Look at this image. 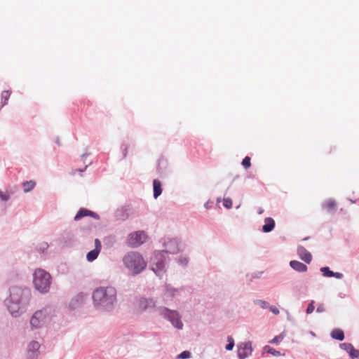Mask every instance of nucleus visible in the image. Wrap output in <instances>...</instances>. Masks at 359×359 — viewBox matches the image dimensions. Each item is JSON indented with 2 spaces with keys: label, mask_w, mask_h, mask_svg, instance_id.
<instances>
[{
  "label": "nucleus",
  "mask_w": 359,
  "mask_h": 359,
  "mask_svg": "<svg viewBox=\"0 0 359 359\" xmlns=\"http://www.w3.org/2000/svg\"><path fill=\"white\" fill-rule=\"evenodd\" d=\"M93 299L96 306L109 309L116 300V290L113 287L97 288L93 292Z\"/></svg>",
  "instance_id": "obj_1"
},
{
  "label": "nucleus",
  "mask_w": 359,
  "mask_h": 359,
  "mask_svg": "<svg viewBox=\"0 0 359 359\" xmlns=\"http://www.w3.org/2000/svg\"><path fill=\"white\" fill-rule=\"evenodd\" d=\"M39 348L40 344L38 341H33L30 342L27 347L29 358H35L37 355L36 352L38 351Z\"/></svg>",
  "instance_id": "obj_13"
},
{
  "label": "nucleus",
  "mask_w": 359,
  "mask_h": 359,
  "mask_svg": "<svg viewBox=\"0 0 359 359\" xmlns=\"http://www.w3.org/2000/svg\"><path fill=\"white\" fill-rule=\"evenodd\" d=\"M86 216H90L94 218H98V216L96 213H95L92 211H90L87 209L81 208L79 210V211L77 212V214L74 217V219L79 220L80 219H81L82 217H86Z\"/></svg>",
  "instance_id": "obj_14"
},
{
  "label": "nucleus",
  "mask_w": 359,
  "mask_h": 359,
  "mask_svg": "<svg viewBox=\"0 0 359 359\" xmlns=\"http://www.w3.org/2000/svg\"><path fill=\"white\" fill-rule=\"evenodd\" d=\"M11 95V92L8 90H4L1 93V100H2V106L7 104V101L8 100Z\"/></svg>",
  "instance_id": "obj_24"
},
{
  "label": "nucleus",
  "mask_w": 359,
  "mask_h": 359,
  "mask_svg": "<svg viewBox=\"0 0 359 359\" xmlns=\"http://www.w3.org/2000/svg\"><path fill=\"white\" fill-rule=\"evenodd\" d=\"M323 208L328 212H333L336 209V203L334 200L329 199L323 203Z\"/></svg>",
  "instance_id": "obj_18"
},
{
  "label": "nucleus",
  "mask_w": 359,
  "mask_h": 359,
  "mask_svg": "<svg viewBox=\"0 0 359 359\" xmlns=\"http://www.w3.org/2000/svg\"><path fill=\"white\" fill-rule=\"evenodd\" d=\"M22 185L24 188V191L27 193L32 191L34 188L36 183L34 181L30 180L23 182Z\"/></svg>",
  "instance_id": "obj_21"
},
{
  "label": "nucleus",
  "mask_w": 359,
  "mask_h": 359,
  "mask_svg": "<svg viewBox=\"0 0 359 359\" xmlns=\"http://www.w3.org/2000/svg\"><path fill=\"white\" fill-rule=\"evenodd\" d=\"M27 293L24 290L19 287H13L11 290L10 297L7 301L20 303L23 296Z\"/></svg>",
  "instance_id": "obj_10"
},
{
  "label": "nucleus",
  "mask_w": 359,
  "mask_h": 359,
  "mask_svg": "<svg viewBox=\"0 0 359 359\" xmlns=\"http://www.w3.org/2000/svg\"><path fill=\"white\" fill-rule=\"evenodd\" d=\"M314 301H311V303L308 305V307L306 309V313L310 314L314 311Z\"/></svg>",
  "instance_id": "obj_31"
},
{
  "label": "nucleus",
  "mask_w": 359,
  "mask_h": 359,
  "mask_svg": "<svg viewBox=\"0 0 359 359\" xmlns=\"http://www.w3.org/2000/svg\"><path fill=\"white\" fill-rule=\"evenodd\" d=\"M125 266L133 275L140 273L147 266V262L137 252H129L123 258Z\"/></svg>",
  "instance_id": "obj_2"
},
{
  "label": "nucleus",
  "mask_w": 359,
  "mask_h": 359,
  "mask_svg": "<svg viewBox=\"0 0 359 359\" xmlns=\"http://www.w3.org/2000/svg\"><path fill=\"white\" fill-rule=\"evenodd\" d=\"M0 198L2 201H6L8 200L9 196L8 194H4V193H3L2 191H0Z\"/></svg>",
  "instance_id": "obj_33"
},
{
  "label": "nucleus",
  "mask_w": 359,
  "mask_h": 359,
  "mask_svg": "<svg viewBox=\"0 0 359 359\" xmlns=\"http://www.w3.org/2000/svg\"><path fill=\"white\" fill-rule=\"evenodd\" d=\"M331 337L339 341H342L344 339V332L340 329H334L331 332Z\"/></svg>",
  "instance_id": "obj_20"
},
{
  "label": "nucleus",
  "mask_w": 359,
  "mask_h": 359,
  "mask_svg": "<svg viewBox=\"0 0 359 359\" xmlns=\"http://www.w3.org/2000/svg\"><path fill=\"white\" fill-rule=\"evenodd\" d=\"M257 304L259 305L262 309H269V304L268 302L263 300H257Z\"/></svg>",
  "instance_id": "obj_30"
},
{
  "label": "nucleus",
  "mask_w": 359,
  "mask_h": 359,
  "mask_svg": "<svg viewBox=\"0 0 359 359\" xmlns=\"http://www.w3.org/2000/svg\"><path fill=\"white\" fill-rule=\"evenodd\" d=\"M297 253L300 259L306 263L309 264L311 262V254L304 247H299L297 249Z\"/></svg>",
  "instance_id": "obj_12"
},
{
  "label": "nucleus",
  "mask_w": 359,
  "mask_h": 359,
  "mask_svg": "<svg viewBox=\"0 0 359 359\" xmlns=\"http://www.w3.org/2000/svg\"><path fill=\"white\" fill-rule=\"evenodd\" d=\"M95 249L100 252L101 250V243L98 238L95 240Z\"/></svg>",
  "instance_id": "obj_32"
},
{
  "label": "nucleus",
  "mask_w": 359,
  "mask_h": 359,
  "mask_svg": "<svg viewBox=\"0 0 359 359\" xmlns=\"http://www.w3.org/2000/svg\"><path fill=\"white\" fill-rule=\"evenodd\" d=\"M290 266L294 270L299 271V272H305L307 271L306 265H305L304 264H303L299 261H296V260L290 261Z\"/></svg>",
  "instance_id": "obj_17"
},
{
  "label": "nucleus",
  "mask_w": 359,
  "mask_h": 359,
  "mask_svg": "<svg viewBox=\"0 0 359 359\" xmlns=\"http://www.w3.org/2000/svg\"><path fill=\"white\" fill-rule=\"evenodd\" d=\"M223 205L226 208H231L232 207L233 203L230 198H227L224 199Z\"/></svg>",
  "instance_id": "obj_28"
},
{
  "label": "nucleus",
  "mask_w": 359,
  "mask_h": 359,
  "mask_svg": "<svg viewBox=\"0 0 359 359\" xmlns=\"http://www.w3.org/2000/svg\"><path fill=\"white\" fill-rule=\"evenodd\" d=\"M228 344L226 346V349L228 351H231L234 346V340L232 337L229 336L227 338Z\"/></svg>",
  "instance_id": "obj_26"
},
{
  "label": "nucleus",
  "mask_w": 359,
  "mask_h": 359,
  "mask_svg": "<svg viewBox=\"0 0 359 359\" xmlns=\"http://www.w3.org/2000/svg\"><path fill=\"white\" fill-rule=\"evenodd\" d=\"M275 227V221L271 217H266L264 219V224L262 226V231L264 233L271 232Z\"/></svg>",
  "instance_id": "obj_16"
},
{
  "label": "nucleus",
  "mask_w": 359,
  "mask_h": 359,
  "mask_svg": "<svg viewBox=\"0 0 359 359\" xmlns=\"http://www.w3.org/2000/svg\"><path fill=\"white\" fill-rule=\"evenodd\" d=\"M154 197L157 198L162 193L161 183L158 180L153 181Z\"/></svg>",
  "instance_id": "obj_19"
},
{
  "label": "nucleus",
  "mask_w": 359,
  "mask_h": 359,
  "mask_svg": "<svg viewBox=\"0 0 359 359\" xmlns=\"http://www.w3.org/2000/svg\"><path fill=\"white\" fill-rule=\"evenodd\" d=\"M154 306L155 304L152 299L140 298L135 303V310L136 312H142L148 309L154 307Z\"/></svg>",
  "instance_id": "obj_8"
},
{
  "label": "nucleus",
  "mask_w": 359,
  "mask_h": 359,
  "mask_svg": "<svg viewBox=\"0 0 359 359\" xmlns=\"http://www.w3.org/2000/svg\"><path fill=\"white\" fill-rule=\"evenodd\" d=\"M283 339V337H280L279 336H276L271 341H270V343H271V344H277L280 341V339Z\"/></svg>",
  "instance_id": "obj_36"
},
{
  "label": "nucleus",
  "mask_w": 359,
  "mask_h": 359,
  "mask_svg": "<svg viewBox=\"0 0 359 359\" xmlns=\"http://www.w3.org/2000/svg\"><path fill=\"white\" fill-rule=\"evenodd\" d=\"M128 149H129V145H126L124 149H123V158H126L128 155Z\"/></svg>",
  "instance_id": "obj_37"
},
{
  "label": "nucleus",
  "mask_w": 359,
  "mask_h": 359,
  "mask_svg": "<svg viewBox=\"0 0 359 359\" xmlns=\"http://www.w3.org/2000/svg\"><path fill=\"white\" fill-rule=\"evenodd\" d=\"M99 253H100V251H98L97 250H95V249L90 251L89 252H88V254L86 255L87 260L89 262L94 261L97 257Z\"/></svg>",
  "instance_id": "obj_22"
},
{
  "label": "nucleus",
  "mask_w": 359,
  "mask_h": 359,
  "mask_svg": "<svg viewBox=\"0 0 359 359\" xmlns=\"http://www.w3.org/2000/svg\"><path fill=\"white\" fill-rule=\"evenodd\" d=\"M317 312L323 313L325 311V306L323 304H320L316 309Z\"/></svg>",
  "instance_id": "obj_34"
},
{
  "label": "nucleus",
  "mask_w": 359,
  "mask_h": 359,
  "mask_svg": "<svg viewBox=\"0 0 359 359\" xmlns=\"http://www.w3.org/2000/svg\"><path fill=\"white\" fill-rule=\"evenodd\" d=\"M242 165L245 168L248 169L251 166L250 163V158L249 156H245L243 161H242Z\"/></svg>",
  "instance_id": "obj_27"
},
{
  "label": "nucleus",
  "mask_w": 359,
  "mask_h": 359,
  "mask_svg": "<svg viewBox=\"0 0 359 359\" xmlns=\"http://www.w3.org/2000/svg\"><path fill=\"white\" fill-rule=\"evenodd\" d=\"M269 309L273 313L276 315L279 313V310L275 306H269Z\"/></svg>",
  "instance_id": "obj_35"
},
{
  "label": "nucleus",
  "mask_w": 359,
  "mask_h": 359,
  "mask_svg": "<svg viewBox=\"0 0 359 359\" xmlns=\"http://www.w3.org/2000/svg\"><path fill=\"white\" fill-rule=\"evenodd\" d=\"M264 350L273 356L278 357L281 355V353L278 351H276L275 348L270 347L269 346H266L264 347Z\"/></svg>",
  "instance_id": "obj_23"
},
{
  "label": "nucleus",
  "mask_w": 359,
  "mask_h": 359,
  "mask_svg": "<svg viewBox=\"0 0 359 359\" xmlns=\"http://www.w3.org/2000/svg\"><path fill=\"white\" fill-rule=\"evenodd\" d=\"M320 271L323 273V275L325 277H332L334 275V272L330 270V268L327 266L322 267Z\"/></svg>",
  "instance_id": "obj_25"
},
{
  "label": "nucleus",
  "mask_w": 359,
  "mask_h": 359,
  "mask_svg": "<svg viewBox=\"0 0 359 359\" xmlns=\"http://www.w3.org/2000/svg\"><path fill=\"white\" fill-rule=\"evenodd\" d=\"M33 283L36 290L41 293H46L50 289L51 276L43 269H37L33 274Z\"/></svg>",
  "instance_id": "obj_3"
},
{
  "label": "nucleus",
  "mask_w": 359,
  "mask_h": 359,
  "mask_svg": "<svg viewBox=\"0 0 359 359\" xmlns=\"http://www.w3.org/2000/svg\"><path fill=\"white\" fill-rule=\"evenodd\" d=\"M164 253H165L164 251L156 253L153 260L152 270L158 276L165 266L164 261L162 259Z\"/></svg>",
  "instance_id": "obj_7"
},
{
  "label": "nucleus",
  "mask_w": 359,
  "mask_h": 359,
  "mask_svg": "<svg viewBox=\"0 0 359 359\" xmlns=\"http://www.w3.org/2000/svg\"><path fill=\"white\" fill-rule=\"evenodd\" d=\"M147 240V236L144 231H135L131 233L127 239V244L130 247H138Z\"/></svg>",
  "instance_id": "obj_6"
},
{
  "label": "nucleus",
  "mask_w": 359,
  "mask_h": 359,
  "mask_svg": "<svg viewBox=\"0 0 359 359\" xmlns=\"http://www.w3.org/2000/svg\"><path fill=\"white\" fill-rule=\"evenodd\" d=\"M161 314L169 321L171 322L173 326L177 329H182L183 323L180 320L178 313L175 311H171L166 308L161 309Z\"/></svg>",
  "instance_id": "obj_5"
},
{
  "label": "nucleus",
  "mask_w": 359,
  "mask_h": 359,
  "mask_svg": "<svg viewBox=\"0 0 359 359\" xmlns=\"http://www.w3.org/2000/svg\"><path fill=\"white\" fill-rule=\"evenodd\" d=\"M190 356L191 353L188 351H184L178 355V358L186 359L190 358Z\"/></svg>",
  "instance_id": "obj_29"
},
{
  "label": "nucleus",
  "mask_w": 359,
  "mask_h": 359,
  "mask_svg": "<svg viewBox=\"0 0 359 359\" xmlns=\"http://www.w3.org/2000/svg\"><path fill=\"white\" fill-rule=\"evenodd\" d=\"M252 343L250 341L242 343L238 346V355L240 359L246 358L252 354Z\"/></svg>",
  "instance_id": "obj_9"
},
{
  "label": "nucleus",
  "mask_w": 359,
  "mask_h": 359,
  "mask_svg": "<svg viewBox=\"0 0 359 359\" xmlns=\"http://www.w3.org/2000/svg\"><path fill=\"white\" fill-rule=\"evenodd\" d=\"M332 277H335L337 278L341 279L343 277V274L341 273H338V272H336V273L334 272V275L332 276Z\"/></svg>",
  "instance_id": "obj_38"
},
{
  "label": "nucleus",
  "mask_w": 359,
  "mask_h": 359,
  "mask_svg": "<svg viewBox=\"0 0 359 359\" xmlns=\"http://www.w3.org/2000/svg\"><path fill=\"white\" fill-rule=\"evenodd\" d=\"M50 309L44 308L36 311L30 319V324L33 328H39L44 325L50 318Z\"/></svg>",
  "instance_id": "obj_4"
},
{
  "label": "nucleus",
  "mask_w": 359,
  "mask_h": 359,
  "mask_svg": "<svg viewBox=\"0 0 359 359\" xmlns=\"http://www.w3.org/2000/svg\"><path fill=\"white\" fill-rule=\"evenodd\" d=\"M208 206H209V204H208V203H207L205 204V207H206V208H208Z\"/></svg>",
  "instance_id": "obj_40"
},
{
  "label": "nucleus",
  "mask_w": 359,
  "mask_h": 359,
  "mask_svg": "<svg viewBox=\"0 0 359 359\" xmlns=\"http://www.w3.org/2000/svg\"><path fill=\"white\" fill-rule=\"evenodd\" d=\"M208 206H209V204H208V203H207L205 204V207H206V208H208Z\"/></svg>",
  "instance_id": "obj_41"
},
{
  "label": "nucleus",
  "mask_w": 359,
  "mask_h": 359,
  "mask_svg": "<svg viewBox=\"0 0 359 359\" xmlns=\"http://www.w3.org/2000/svg\"><path fill=\"white\" fill-rule=\"evenodd\" d=\"M6 304L9 311L13 316H18L19 315L20 309V303L6 300Z\"/></svg>",
  "instance_id": "obj_15"
},
{
  "label": "nucleus",
  "mask_w": 359,
  "mask_h": 359,
  "mask_svg": "<svg viewBox=\"0 0 359 359\" xmlns=\"http://www.w3.org/2000/svg\"><path fill=\"white\" fill-rule=\"evenodd\" d=\"M263 212H264V210H263V209H262V208H260V209L259 210V211H258V214H262V213H263Z\"/></svg>",
  "instance_id": "obj_39"
},
{
  "label": "nucleus",
  "mask_w": 359,
  "mask_h": 359,
  "mask_svg": "<svg viewBox=\"0 0 359 359\" xmlns=\"http://www.w3.org/2000/svg\"><path fill=\"white\" fill-rule=\"evenodd\" d=\"M340 348L346 351L352 359L359 358V350L355 349L350 343H343L340 344Z\"/></svg>",
  "instance_id": "obj_11"
}]
</instances>
